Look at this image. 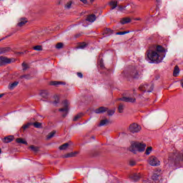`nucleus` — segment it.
Masks as SVG:
<instances>
[{
    "instance_id": "53",
    "label": "nucleus",
    "mask_w": 183,
    "mask_h": 183,
    "mask_svg": "<svg viewBox=\"0 0 183 183\" xmlns=\"http://www.w3.org/2000/svg\"><path fill=\"white\" fill-rule=\"evenodd\" d=\"M92 138L93 139H95V137H92Z\"/></svg>"
},
{
    "instance_id": "19",
    "label": "nucleus",
    "mask_w": 183,
    "mask_h": 183,
    "mask_svg": "<svg viewBox=\"0 0 183 183\" xmlns=\"http://www.w3.org/2000/svg\"><path fill=\"white\" fill-rule=\"evenodd\" d=\"M110 6L112 7V9H115L118 6V1L114 0L110 1L109 3Z\"/></svg>"
},
{
    "instance_id": "34",
    "label": "nucleus",
    "mask_w": 183,
    "mask_h": 183,
    "mask_svg": "<svg viewBox=\"0 0 183 183\" xmlns=\"http://www.w3.org/2000/svg\"><path fill=\"white\" fill-rule=\"evenodd\" d=\"M131 179L133 180L134 182H137V181H138V175H137V174H132L131 176Z\"/></svg>"
},
{
    "instance_id": "3",
    "label": "nucleus",
    "mask_w": 183,
    "mask_h": 183,
    "mask_svg": "<svg viewBox=\"0 0 183 183\" xmlns=\"http://www.w3.org/2000/svg\"><path fill=\"white\" fill-rule=\"evenodd\" d=\"M154 86L152 84H144L139 86V91L140 92H152Z\"/></svg>"
},
{
    "instance_id": "4",
    "label": "nucleus",
    "mask_w": 183,
    "mask_h": 183,
    "mask_svg": "<svg viewBox=\"0 0 183 183\" xmlns=\"http://www.w3.org/2000/svg\"><path fill=\"white\" fill-rule=\"evenodd\" d=\"M62 105H63L64 108L59 109V111L60 112L65 113L64 114H63V117H65L68 114V111H69V102H68V100H64L62 102Z\"/></svg>"
},
{
    "instance_id": "30",
    "label": "nucleus",
    "mask_w": 183,
    "mask_h": 183,
    "mask_svg": "<svg viewBox=\"0 0 183 183\" xmlns=\"http://www.w3.org/2000/svg\"><path fill=\"white\" fill-rule=\"evenodd\" d=\"M82 115H84V114L82 113H79L77 115H76L74 119H73V121H78L79 119V118H81L82 117Z\"/></svg>"
},
{
    "instance_id": "27",
    "label": "nucleus",
    "mask_w": 183,
    "mask_h": 183,
    "mask_svg": "<svg viewBox=\"0 0 183 183\" xmlns=\"http://www.w3.org/2000/svg\"><path fill=\"white\" fill-rule=\"evenodd\" d=\"M55 134H56V131H53L51 132H50L47 137H46V139H51V138H54V137H55Z\"/></svg>"
},
{
    "instance_id": "15",
    "label": "nucleus",
    "mask_w": 183,
    "mask_h": 183,
    "mask_svg": "<svg viewBox=\"0 0 183 183\" xmlns=\"http://www.w3.org/2000/svg\"><path fill=\"white\" fill-rule=\"evenodd\" d=\"M18 84H19V82H18V81H14L13 83L9 84L8 86L9 89H10V91L15 89V88H16V86H18Z\"/></svg>"
},
{
    "instance_id": "20",
    "label": "nucleus",
    "mask_w": 183,
    "mask_h": 183,
    "mask_svg": "<svg viewBox=\"0 0 183 183\" xmlns=\"http://www.w3.org/2000/svg\"><path fill=\"white\" fill-rule=\"evenodd\" d=\"M108 124H109V120L105 119L100 122L99 127H104V125H108Z\"/></svg>"
},
{
    "instance_id": "47",
    "label": "nucleus",
    "mask_w": 183,
    "mask_h": 183,
    "mask_svg": "<svg viewBox=\"0 0 183 183\" xmlns=\"http://www.w3.org/2000/svg\"><path fill=\"white\" fill-rule=\"evenodd\" d=\"M81 2H83V4H87L88 0H80Z\"/></svg>"
},
{
    "instance_id": "10",
    "label": "nucleus",
    "mask_w": 183,
    "mask_h": 183,
    "mask_svg": "<svg viewBox=\"0 0 183 183\" xmlns=\"http://www.w3.org/2000/svg\"><path fill=\"white\" fill-rule=\"evenodd\" d=\"M6 64H11V59L1 56L0 57V66H2V65H5Z\"/></svg>"
},
{
    "instance_id": "14",
    "label": "nucleus",
    "mask_w": 183,
    "mask_h": 183,
    "mask_svg": "<svg viewBox=\"0 0 183 183\" xmlns=\"http://www.w3.org/2000/svg\"><path fill=\"white\" fill-rule=\"evenodd\" d=\"M78 154H79V152H70V153H68V154H65L64 156V158H74V157L78 155Z\"/></svg>"
},
{
    "instance_id": "37",
    "label": "nucleus",
    "mask_w": 183,
    "mask_h": 183,
    "mask_svg": "<svg viewBox=\"0 0 183 183\" xmlns=\"http://www.w3.org/2000/svg\"><path fill=\"white\" fill-rule=\"evenodd\" d=\"M33 49H34V51H42V46L37 45V46L33 47Z\"/></svg>"
},
{
    "instance_id": "49",
    "label": "nucleus",
    "mask_w": 183,
    "mask_h": 183,
    "mask_svg": "<svg viewBox=\"0 0 183 183\" xmlns=\"http://www.w3.org/2000/svg\"><path fill=\"white\" fill-rule=\"evenodd\" d=\"M141 129H142V127H141V126H138V131H141Z\"/></svg>"
},
{
    "instance_id": "40",
    "label": "nucleus",
    "mask_w": 183,
    "mask_h": 183,
    "mask_svg": "<svg viewBox=\"0 0 183 183\" xmlns=\"http://www.w3.org/2000/svg\"><path fill=\"white\" fill-rule=\"evenodd\" d=\"M31 125H32L31 123H27L26 124H24V125L22 127V129H23L24 130L27 129V128H29V127H31Z\"/></svg>"
},
{
    "instance_id": "55",
    "label": "nucleus",
    "mask_w": 183,
    "mask_h": 183,
    "mask_svg": "<svg viewBox=\"0 0 183 183\" xmlns=\"http://www.w3.org/2000/svg\"><path fill=\"white\" fill-rule=\"evenodd\" d=\"M1 149H0V154H1Z\"/></svg>"
},
{
    "instance_id": "48",
    "label": "nucleus",
    "mask_w": 183,
    "mask_h": 183,
    "mask_svg": "<svg viewBox=\"0 0 183 183\" xmlns=\"http://www.w3.org/2000/svg\"><path fill=\"white\" fill-rule=\"evenodd\" d=\"M130 165H132V167H134V165H135V163H134V162H131Z\"/></svg>"
},
{
    "instance_id": "29",
    "label": "nucleus",
    "mask_w": 183,
    "mask_h": 183,
    "mask_svg": "<svg viewBox=\"0 0 183 183\" xmlns=\"http://www.w3.org/2000/svg\"><path fill=\"white\" fill-rule=\"evenodd\" d=\"M31 125H34V128H42V124L39 122L31 123Z\"/></svg>"
},
{
    "instance_id": "41",
    "label": "nucleus",
    "mask_w": 183,
    "mask_h": 183,
    "mask_svg": "<svg viewBox=\"0 0 183 183\" xmlns=\"http://www.w3.org/2000/svg\"><path fill=\"white\" fill-rule=\"evenodd\" d=\"M22 67H23V71H26V69L29 68V66H28V64H26V63H23Z\"/></svg>"
},
{
    "instance_id": "43",
    "label": "nucleus",
    "mask_w": 183,
    "mask_h": 183,
    "mask_svg": "<svg viewBox=\"0 0 183 183\" xmlns=\"http://www.w3.org/2000/svg\"><path fill=\"white\" fill-rule=\"evenodd\" d=\"M71 6H72V1H69L66 4L65 8H66L67 9H69V8H71Z\"/></svg>"
},
{
    "instance_id": "28",
    "label": "nucleus",
    "mask_w": 183,
    "mask_h": 183,
    "mask_svg": "<svg viewBox=\"0 0 183 183\" xmlns=\"http://www.w3.org/2000/svg\"><path fill=\"white\" fill-rule=\"evenodd\" d=\"M54 101L53 104L54 105H56V104H59V95H55L54 97Z\"/></svg>"
},
{
    "instance_id": "24",
    "label": "nucleus",
    "mask_w": 183,
    "mask_h": 183,
    "mask_svg": "<svg viewBox=\"0 0 183 183\" xmlns=\"http://www.w3.org/2000/svg\"><path fill=\"white\" fill-rule=\"evenodd\" d=\"M129 22H131V19L129 18H124L120 21L122 25H125V24H129Z\"/></svg>"
},
{
    "instance_id": "32",
    "label": "nucleus",
    "mask_w": 183,
    "mask_h": 183,
    "mask_svg": "<svg viewBox=\"0 0 183 183\" xmlns=\"http://www.w3.org/2000/svg\"><path fill=\"white\" fill-rule=\"evenodd\" d=\"M30 149L33 151L34 152H38L39 151V148L35 146H30Z\"/></svg>"
},
{
    "instance_id": "38",
    "label": "nucleus",
    "mask_w": 183,
    "mask_h": 183,
    "mask_svg": "<svg viewBox=\"0 0 183 183\" xmlns=\"http://www.w3.org/2000/svg\"><path fill=\"white\" fill-rule=\"evenodd\" d=\"M86 47V44L82 43L80 45L78 46V49H84V48Z\"/></svg>"
},
{
    "instance_id": "46",
    "label": "nucleus",
    "mask_w": 183,
    "mask_h": 183,
    "mask_svg": "<svg viewBox=\"0 0 183 183\" xmlns=\"http://www.w3.org/2000/svg\"><path fill=\"white\" fill-rule=\"evenodd\" d=\"M77 76H79V78H83V74H82V73H81V72H78L77 73Z\"/></svg>"
},
{
    "instance_id": "21",
    "label": "nucleus",
    "mask_w": 183,
    "mask_h": 183,
    "mask_svg": "<svg viewBox=\"0 0 183 183\" xmlns=\"http://www.w3.org/2000/svg\"><path fill=\"white\" fill-rule=\"evenodd\" d=\"M28 20H26V19H21L18 23V26H24V25H25V24H26Z\"/></svg>"
},
{
    "instance_id": "25",
    "label": "nucleus",
    "mask_w": 183,
    "mask_h": 183,
    "mask_svg": "<svg viewBox=\"0 0 183 183\" xmlns=\"http://www.w3.org/2000/svg\"><path fill=\"white\" fill-rule=\"evenodd\" d=\"M69 147V143H65L59 147V149L61 151H65V149H68Z\"/></svg>"
},
{
    "instance_id": "44",
    "label": "nucleus",
    "mask_w": 183,
    "mask_h": 183,
    "mask_svg": "<svg viewBox=\"0 0 183 183\" xmlns=\"http://www.w3.org/2000/svg\"><path fill=\"white\" fill-rule=\"evenodd\" d=\"M125 8H127V6H124L120 5L118 7V9H119V11H125Z\"/></svg>"
},
{
    "instance_id": "26",
    "label": "nucleus",
    "mask_w": 183,
    "mask_h": 183,
    "mask_svg": "<svg viewBox=\"0 0 183 183\" xmlns=\"http://www.w3.org/2000/svg\"><path fill=\"white\" fill-rule=\"evenodd\" d=\"M11 47H5L0 49V54H5V52H9Z\"/></svg>"
},
{
    "instance_id": "42",
    "label": "nucleus",
    "mask_w": 183,
    "mask_h": 183,
    "mask_svg": "<svg viewBox=\"0 0 183 183\" xmlns=\"http://www.w3.org/2000/svg\"><path fill=\"white\" fill-rule=\"evenodd\" d=\"M125 34H129V31H119V32H117L116 35H125Z\"/></svg>"
},
{
    "instance_id": "16",
    "label": "nucleus",
    "mask_w": 183,
    "mask_h": 183,
    "mask_svg": "<svg viewBox=\"0 0 183 183\" xmlns=\"http://www.w3.org/2000/svg\"><path fill=\"white\" fill-rule=\"evenodd\" d=\"M12 141H14V136H9V137H4L3 139V142H5L6 144L12 142Z\"/></svg>"
},
{
    "instance_id": "5",
    "label": "nucleus",
    "mask_w": 183,
    "mask_h": 183,
    "mask_svg": "<svg viewBox=\"0 0 183 183\" xmlns=\"http://www.w3.org/2000/svg\"><path fill=\"white\" fill-rule=\"evenodd\" d=\"M148 162L152 167H158L161 164L158 158L154 156H151L148 159Z\"/></svg>"
},
{
    "instance_id": "31",
    "label": "nucleus",
    "mask_w": 183,
    "mask_h": 183,
    "mask_svg": "<svg viewBox=\"0 0 183 183\" xmlns=\"http://www.w3.org/2000/svg\"><path fill=\"white\" fill-rule=\"evenodd\" d=\"M21 79H31V75L29 74H24L20 76Z\"/></svg>"
},
{
    "instance_id": "23",
    "label": "nucleus",
    "mask_w": 183,
    "mask_h": 183,
    "mask_svg": "<svg viewBox=\"0 0 183 183\" xmlns=\"http://www.w3.org/2000/svg\"><path fill=\"white\" fill-rule=\"evenodd\" d=\"M178 74H179V67L178 66H175L173 71V76H178Z\"/></svg>"
},
{
    "instance_id": "36",
    "label": "nucleus",
    "mask_w": 183,
    "mask_h": 183,
    "mask_svg": "<svg viewBox=\"0 0 183 183\" xmlns=\"http://www.w3.org/2000/svg\"><path fill=\"white\" fill-rule=\"evenodd\" d=\"M114 114H115V109H110L107 111V114L109 115V117H112Z\"/></svg>"
},
{
    "instance_id": "52",
    "label": "nucleus",
    "mask_w": 183,
    "mask_h": 183,
    "mask_svg": "<svg viewBox=\"0 0 183 183\" xmlns=\"http://www.w3.org/2000/svg\"><path fill=\"white\" fill-rule=\"evenodd\" d=\"M90 2H95V0H90Z\"/></svg>"
},
{
    "instance_id": "35",
    "label": "nucleus",
    "mask_w": 183,
    "mask_h": 183,
    "mask_svg": "<svg viewBox=\"0 0 183 183\" xmlns=\"http://www.w3.org/2000/svg\"><path fill=\"white\" fill-rule=\"evenodd\" d=\"M124 105L123 104H119V108H118V111L119 112V114H122V112H124Z\"/></svg>"
},
{
    "instance_id": "1",
    "label": "nucleus",
    "mask_w": 183,
    "mask_h": 183,
    "mask_svg": "<svg viewBox=\"0 0 183 183\" xmlns=\"http://www.w3.org/2000/svg\"><path fill=\"white\" fill-rule=\"evenodd\" d=\"M147 58L151 62L159 64L165 58V49L162 46H157L156 50L149 49L147 51Z\"/></svg>"
},
{
    "instance_id": "51",
    "label": "nucleus",
    "mask_w": 183,
    "mask_h": 183,
    "mask_svg": "<svg viewBox=\"0 0 183 183\" xmlns=\"http://www.w3.org/2000/svg\"><path fill=\"white\" fill-rule=\"evenodd\" d=\"M4 94H0V98H2V97H4Z\"/></svg>"
},
{
    "instance_id": "12",
    "label": "nucleus",
    "mask_w": 183,
    "mask_h": 183,
    "mask_svg": "<svg viewBox=\"0 0 183 183\" xmlns=\"http://www.w3.org/2000/svg\"><path fill=\"white\" fill-rule=\"evenodd\" d=\"M145 148H147V144L144 143H138V152H144L145 151Z\"/></svg>"
},
{
    "instance_id": "17",
    "label": "nucleus",
    "mask_w": 183,
    "mask_h": 183,
    "mask_svg": "<svg viewBox=\"0 0 183 183\" xmlns=\"http://www.w3.org/2000/svg\"><path fill=\"white\" fill-rule=\"evenodd\" d=\"M40 95L42 97V98H48L49 92H48V90H41L40 92Z\"/></svg>"
},
{
    "instance_id": "8",
    "label": "nucleus",
    "mask_w": 183,
    "mask_h": 183,
    "mask_svg": "<svg viewBox=\"0 0 183 183\" xmlns=\"http://www.w3.org/2000/svg\"><path fill=\"white\" fill-rule=\"evenodd\" d=\"M130 75L132 78H138V68L137 66L131 68Z\"/></svg>"
},
{
    "instance_id": "18",
    "label": "nucleus",
    "mask_w": 183,
    "mask_h": 183,
    "mask_svg": "<svg viewBox=\"0 0 183 183\" xmlns=\"http://www.w3.org/2000/svg\"><path fill=\"white\" fill-rule=\"evenodd\" d=\"M50 85L58 86V85H65V82L54 81L50 82Z\"/></svg>"
},
{
    "instance_id": "54",
    "label": "nucleus",
    "mask_w": 183,
    "mask_h": 183,
    "mask_svg": "<svg viewBox=\"0 0 183 183\" xmlns=\"http://www.w3.org/2000/svg\"><path fill=\"white\" fill-rule=\"evenodd\" d=\"M122 74H125V71H123V73Z\"/></svg>"
},
{
    "instance_id": "50",
    "label": "nucleus",
    "mask_w": 183,
    "mask_h": 183,
    "mask_svg": "<svg viewBox=\"0 0 183 183\" xmlns=\"http://www.w3.org/2000/svg\"><path fill=\"white\" fill-rule=\"evenodd\" d=\"M100 66H101V68H103L104 64H103L102 63H101V64H100Z\"/></svg>"
},
{
    "instance_id": "11",
    "label": "nucleus",
    "mask_w": 183,
    "mask_h": 183,
    "mask_svg": "<svg viewBox=\"0 0 183 183\" xmlns=\"http://www.w3.org/2000/svg\"><path fill=\"white\" fill-rule=\"evenodd\" d=\"M86 21H87V22H91V23L95 22V21H97V16H95V14L89 15Z\"/></svg>"
},
{
    "instance_id": "33",
    "label": "nucleus",
    "mask_w": 183,
    "mask_h": 183,
    "mask_svg": "<svg viewBox=\"0 0 183 183\" xmlns=\"http://www.w3.org/2000/svg\"><path fill=\"white\" fill-rule=\"evenodd\" d=\"M151 152H152V147H147L145 151L146 155H149V154H151Z\"/></svg>"
},
{
    "instance_id": "6",
    "label": "nucleus",
    "mask_w": 183,
    "mask_h": 183,
    "mask_svg": "<svg viewBox=\"0 0 183 183\" xmlns=\"http://www.w3.org/2000/svg\"><path fill=\"white\" fill-rule=\"evenodd\" d=\"M129 151H130V152H132V154H137V152H138V142H131V146L129 148Z\"/></svg>"
},
{
    "instance_id": "39",
    "label": "nucleus",
    "mask_w": 183,
    "mask_h": 183,
    "mask_svg": "<svg viewBox=\"0 0 183 183\" xmlns=\"http://www.w3.org/2000/svg\"><path fill=\"white\" fill-rule=\"evenodd\" d=\"M64 46V44L62 43H58L56 45V49H62Z\"/></svg>"
},
{
    "instance_id": "2",
    "label": "nucleus",
    "mask_w": 183,
    "mask_h": 183,
    "mask_svg": "<svg viewBox=\"0 0 183 183\" xmlns=\"http://www.w3.org/2000/svg\"><path fill=\"white\" fill-rule=\"evenodd\" d=\"M181 160V154L178 153H171L169 154L168 164L169 165H175Z\"/></svg>"
},
{
    "instance_id": "7",
    "label": "nucleus",
    "mask_w": 183,
    "mask_h": 183,
    "mask_svg": "<svg viewBox=\"0 0 183 183\" xmlns=\"http://www.w3.org/2000/svg\"><path fill=\"white\" fill-rule=\"evenodd\" d=\"M120 101H123L124 102H130L131 104H134L137 102V99L135 97H124L119 99Z\"/></svg>"
},
{
    "instance_id": "22",
    "label": "nucleus",
    "mask_w": 183,
    "mask_h": 183,
    "mask_svg": "<svg viewBox=\"0 0 183 183\" xmlns=\"http://www.w3.org/2000/svg\"><path fill=\"white\" fill-rule=\"evenodd\" d=\"M16 142H17V144H24V145H28V142H26V141L22 138L16 139Z\"/></svg>"
},
{
    "instance_id": "45",
    "label": "nucleus",
    "mask_w": 183,
    "mask_h": 183,
    "mask_svg": "<svg viewBox=\"0 0 183 183\" xmlns=\"http://www.w3.org/2000/svg\"><path fill=\"white\" fill-rule=\"evenodd\" d=\"M113 31L111 29H107V34H109V35H111V34H112Z\"/></svg>"
},
{
    "instance_id": "9",
    "label": "nucleus",
    "mask_w": 183,
    "mask_h": 183,
    "mask_svg": "<svg viewBox=\"0 0 183 183\" xmlns=\"http://www.w3.org/2000/svg\"><path fill=\"white\" fill-rule=\"evenodd\" d=\"M129 130L132 134H135V132H138V124L133 123L129 127Z\"/></svg>"
},
{
    "instance_id": "13",
    "label": "nucleus",
    "mask_w": 183,
    "mask_h": 183,
    "mask_svg": "<svg viewBox=\"0 0 183 183\" xmlns=\"http://www.w3.org/2000/svg\"><path fill=\"white\" fill-rule=\"evenodd\" d=\"M107 111H108V109L107 107H99V109H97L94 112L96 114H103V112H107Z\"/></svg>"
}]
</instances>
